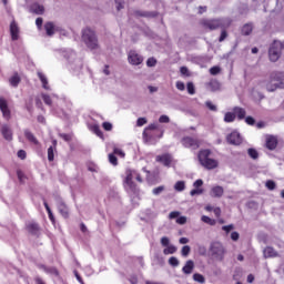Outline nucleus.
Masks as SVG:
<instances>
[{"instance_id":"nucleus-7","label":"nucleus","mask_w":284,"mask_h":284,"mask_svg":"<svg viewBox=\"0 0 284 284\" xmlns=\"http://www.w3.org/2000/svg\"><path fill=\"white\" fill-rule=\"evenodd\" d=\"M128 61L131 65H141L143 63V55L139 54L136 51H130Z\"/></svg>"},{"instance_id":"nucleus-11","label":"nucleus","mask_w":284,"mask_h":284,"mask_svg":"<svg viewBox=\"0 0 284 284\" xmlns=\"http://www.w3.org/2000/svg\"><path fill=\"white\" fill-rule=\"evenodd\" d=\"M0 111L2 112L3 119H10L11 112L10 106H8V101L3 98H0Z\"/></svg>"},{"instance_id":"nucleus-9","label":"nucleus","mask_w":284,"mask_h":284,"mask_svg":"<svg viewBox=\"0 0 284 284\" xmlns=\"http://www.w3.org/2000/svg\"><path fill=\"white\" fill-rule=\"evenodd\" d=\"M193 190H191L190 194L192 196H201V194H203L204 190L202 189L203 187V180H196L194 183H193Z\"/></svg>"},{"instance_id":"nucleus-1","label":"nucleus","mask_w":284,"mask_h":284,"mask_svg":"<svg viewBox=\"0 0 284 284\" xmlns=\"http://www.w3.org/2000/svg\"><path fill=\"white\" fill-rule=\"evenodd\" d=\"M124 179V187L126 192H136V181L143 183L141 174L134 170H126Z\"/></svg>"},{"instance_id":"nucleus-32","label":"nucleus","mask_w":284,"mask_h":284,"mask_svg":"<svg viewBox=\"0 0 284 284\" xmlns=\"http://www.w3.org/2000/svg\"><path fill=\"white\" fill-rule=\"evenodd\" d=\"M176 252V246L172 245V244H169V246H166L164 250H163V254L168 255V254H175Z\"/></svg>"},{"instance_id":"nucleus-46","label":"nucleus","mask_w":284,"mask_h":284,"mask_svg":"<svg viewBox=\"0 0 284 284\" xmlns=\"http://www.w3.org/2000/svg\"><path fill=\"white\" fill-rule=\"evenodd\" d=\"M146 65H148V68H154V65H156V59H154V58L148 59Z\"/></svg>"},{"instance_id":"nucleus-39","label":"nucleus","mask_w":284,"mask_h":284,"mask_svg":"<svg viewBox=\"0 0 284 284\" xmlns=\"http://www.w3.org/2000/svg\"><path fill=\"white\" fill-rule=\"evenodd\" d=\"M164 191H165V186L161 185V186L153 189L152 194H154V196H159V194H161Z\"/></svg>"},{"instance_id":"nucleus-42","label":"nucleus","mask_w":284,"mask_h":284,"mask_svg":"<svg viewBox=\"0 0 284 284\" xmlns=\"http://www.w3.org/2000/svg\"><path fill=\"white\" fill-rule=\"evenodd\" d=\"M190 252H191L190 246L185 245L182 247L181 254H182V256H189Z\"/></svg>"},{"instance_id":"nucleus-17","label":"nucleus","mask_w":284,"mask_h":284,"mask_svg":"<svg viewBox=\"0 0 284 284\" xmlns=\"http://www.w3.org/2000/svg\"><path fill=\"white\" fill-rule=\"evenodd\" d=\"M182 145H184V148H192V150H196V148H199V141L192 138H184L182 140Z\"/></svg>"},{"instance_id":"nucleus-27","label":"nucleus","mask_w":284,"mask_h":284,"mask_svg":"<svg viewBox=\"0 0 284 284\" xmlns=\"http://www.w3.org/2000/svg\"><path fill=\"white\" fill-rule=\"evenodd\" d=\"M24 136L26 139H28V141H30V143H33L34 145H39V140H37L34 134H32V132H30L29 130L24 131Z\"/></svg>"},{"instance_id":"nucleus-13","label":"nucleus","mask_w":284,"mask_h":284,"mask_svg":"<svg viewBox=\"0 0 284 284\" xmlns=\"http://www.w3.org/2000/svg\"><path fill=\"white\" fill-rule=\"evenodd\" d=\"M278 88H281V85L278 84V81H274V73H272L268 82L266 83V90L267 92H276Z\"/></svg>"},{"instance_id":"nucleus-23","label":"nucleus","mask_w":284,"mask_h":284,"mask_svg":"<svg viewBox=\"0 0 284 284\" xmlns=\"http://www.w3.org/2000/svg\"><path fill=\"white\" fill-rule=\"evenodd\" d=\"M276 256H278V253L272 246H267L266 248H264L265 258H274Z\"/></svg>"},{"instance_id":"nucleus-49","label":"nucleus","mask_w":284,"mask_h":284,"mask_svg":"<svg viewBox=\"0 0 284 284\" xmlns=\"http://www.w3.org/2000/svg\"><path fill=\"white\" fill-rule=\"evenodd\" d=\"M145 123H148V120L145 118H139L138 122H136V125L139 128H143V125H145Z\"/></svg>"},{"instance_id":"nucleus-20","label":"nucleus","mask_w":284,"mask_h":284,"mask_svg":"<svg viewBox=\"0 0 284 284\" xmlns=\"http://www.w3.org/2000/svg\"><path fill=\"white\" fill-rule=\"evenodd\" d=\"M38 79L41 81V83H42V88L44 89V90H50V84L48 83V77H45L44 75V73L43 72H41V71H38Z\"/></svg>"},{"instance_id":"nucleus-58","label":"nucleus","mask_w":284,"mask_h":284,"mask_svg":"<svg viewBox=\"0 0 284 284\" xmlns=\"http://www.w3.org/2000/svg\"><path fill=\"white\" fill-rule=\"evenodd\" d=\"M161 244L163 247H168L170 245V239L169 237H162L161 239Z\"/></svg>"},{"instance_id":"nucleus-10","label":"nucleus","mask_w":284,"mask_h":284,"mask_svg":"<svg viewBox=\"0 0 284 284\" xmlns=\"http://www.w3.org/2000/svg\"><path fill=\"white\" fill-rule=\"evenodd\" d=\"M225 194V189L221 185H213L210 190V196L212 199H221Z\"/></svg>"},{"instance_id":"nucleus-61","label":"nucleus","mask_w":284,"mask_h":284,"mask_svg":"<svg viewBox=\"0 0 284 284\" xmlns=\"http://www.w3.org/2000/svg\"><path fill=\"white\" fill-rule=\"evenodd\" d=\"M240 234H239V232H232L231 233V239L233 240V241H239V239H240Z\"/></svg>"},{"instance_id":"nucleus-48","label":"nucleus","mask_w":284,"mask_h":284,"mask_svg":"<svg viewBox=\"0 0 284 284\" xmlns=\"http://www.w3.org/2000/svg\"><path fill=\"white\" fill-rule=\"evenodd\" d=\"M109 161L111 165H116L118 164V160L116 156L114 154H109Z\"/></svg>"},{"instance_id":"nucleus-26","label":"nucleus","mask_w":284,"mask_h":284,"mask_svg":"<svg viewBox=\"0 0 284 284\" xmlns=\"http://www.w3.org/2000/svg\"><path fill=\"white\" fill-rule=\"evenodd\" d=\"M193 270H194V262L191 260H189L182 268L184 274H192Z\"/></svg>"},{"instance_id":"nucleus-3","label":"nucleus","mask_w":284,"mask_h":284,"mask_svg":"<svg viewBox=\"0 0 284 284\" xmlns=\"http://www.w3.org/2000/svg\"><path fill=\"white\" fill-rule=\"evenodd\" d=\"M210 154H212L210 150L200 151L199 161L206 170H215V168H219V161L210 158Z\"/></svg>"},{"instance_id":"nucleus-50","label":"nucleus","mask_w":284,"mask_h":284,"mask_svg":"<svg viewBox=\"0 0 284 284\" xmlns=\"http://www.w3.org/2000/svg\"><path fill=\"white\" fill-rule=\"evenodd\" d=\"M169 263H170V265H172L173 267H178V265H179V258H176V257H170Z\"/></svg>"},{"instance_id":"nucleus-35","label":"nucleus","mask_w":284,"mask_h":284,"mask_svg":"<svg viewBox=\"0 0 284 284\" xmlns=\"http://www.w3.org/2000/svg\"><path fill=\"white\" fill-rule=\"evenodd\" d=\"M193 281L196 283H205V277L202 274L195 273L193 275Z\"/></svg>"},{"instance_id":"nucleus-19","label":"nucleus","mask_w":284,"mask_h":284,"mask_svg":"<svg viewBox=\"0 0 284 284\" xmlns=\"http://www.w3.org/2000/svg\"><path fill=\"white\" fill-rule=\"evenodd\" d=\"M156 161H159L160 163H163V165H165L166 168H170V165L172 164V155L170 154L159 155L156 158Z\"/></svg>"},{"instance_id":"nucleus-24","label":"nucleus","mask_w":284,"mask_h":284,"mask_svg":"<svg viewBox=\"0 0 284 284\" xmlns=\"http://www.w3.org/2000/svg\"><path fill=\"white\" fill-rule=\"evenodd\" d=\"M273 81H277L280 88H284V73L283 72L273 73Z\"/></svg>"},{"instance_id":"nucleus-25","label":"nucleus","mask_w":284,"mask_h":284,"mask_svg":"<svg viewBox=\"0 0 284 284\" xmlns=\"http://www.w3.org/2000/svg\"><path fill=\"white\" fill-rule=\"evenodd\" d=\"M89 130L93 132V134H97V136H99L100 139H103V131H101L99 124H91L89 126Z\"/></svg>"},{"instance_id":"nucleus-2","label":"nucleus","mask_w":284,"mask_h":284,"mask_svg":"<svg viewBox=\"0 0 284 284\" xmlns=\"http://www.w3.org/2000/svg\"><path fill=\"white\" fill-rule=\"evenodd\" d=\"M82 41L85 43L89 50L99 49V40L97 39V34L90 28H85L84 30H82Z\"/></svg>"},{"instance_id":"nucleus-63","label":"nucleus","mask_w":284,"mask_h":284,"mask_svg":"<svg viewBox=\"0 0 284 284\" xmlns=\"http://www.w3.org/2000/svg\"><path fill=\"white\" fill-rule=\"evenodd\" d=\"M18 158L21 160L26 159V151L23 150L18 151Z\"/></svg>"},{"instance_id":"nucleus-43","label":"nucleus","mask_w":284,"mask_h":284,"mask_svg":"<svg viewBox=\"0 0 284 284\" xmlns=\"http://www.w3.org/2000/svg\"><path fill=\"white\" fill-rule=\"evenodd\" d=\"M186 90H187L189 94H194V92H195L194 83L189 82V83L186 84Z\"/></svg>"},{"instance_id":"nucleus-54","label":"nucleus","mask_w":284,"mask_h":284,"mask_svg":"<svg viewBox=\"0 0 284 284\" xmlns=\"http://www.w3.org/2000/svg\"><path fill=\"white\" fill-rule=\"evenodd\" d=\"M206 108H209V110H211L212 112H216V105H214V103H212L211 101L206 102Z\"/></svg>"},{"instance_id":"nucleus-37","label":"nucleus","mask_w":284,"mask_h":284,"mask_svg":"<svg viewBox=\"0 0 284 284\" xmlns=\"http://www.w3.org/2000/svg\"><path fill=\"white\" fill-rule=\"evenodd\" d=\"M202 221L203 223H207V225H216V221L212 220L211 217L203 215L202 216Z\"/></svg>"},{"instance_id":"nucleus-59","label":"nucleus","mask_w":284,"mask_h":284,"mask_svg":"<svg viewBox=\"0 0 284 284\" xmlns=\"http://www.w3.org/2000/svg\"><path fill=\"white\" fill-rule=\"evenodd\" d=\"M210 72H211V74L216 75V74H219V72H221V68L220 67H213V68L210 69Z\"/></svg>"},{"instance_id":"nucleus-5","label":"nucleus","mask_w":284,"mask_h":284,"mask_svg":"<svg viewBox=\"0 0 284 284\" xmlns=\"http://www.w3.org/2000/svg\"><path fill=\"white\" fill-rule=\"evenodd\" d=\"M225 246L221 242H213L210 247V254L215 261L225 258Z\"/></svg>"},{"instance_id":"nucleus-18","label":"nucleus","mask_w":284,"mask_h":284,"mask_svg":"<svg viewBox=\"0 0 284 284\" xmlns=\"http://www.w3.org/2000/svg\"><path fill=\"white\" fill-rule=\"evenodd\" d=\"M58 210H59L61 216H63L64 219H68L69 210H68V205H65L63 200L58 201Z\"/></svg>"},{"instance_id":"nucleus-38","label":"nucleus","mask_w":284,"mask_h":284,"mask_svg":"<svg viewBox=\"0 0 284 284\" xmlns=\"http://www.w3.org/2000/svg\"><path fill=\"white\" fill-rule=\"evenodd\" d=\"M248 156H251V159H258V151H256V149H248Z\"/></svg>"},{"instance_id":"nucleus-16","label":"nucleus","mask_w":284,"mask_h":284,"mask_svg":"<svg viewBox=\"0 0 284 284\" xmlns=\"http://www.w3.org/2000/svg\"><path fill=\"white\" fill-rule=\"evenodd\" d=\"M276 145H278V139L274 135H267L266 136L267 150H276Z\"/></svg>"},{"instance_id":"nucleus-55","label":"nucleus","mask_w":284,"mask_h":284,"mask_svg":"<svg viewBox=\"0 0 284 284\" xmlns=\"http://www.w3.org/2000/svg\"><path fill=\"white\" fill-rule=\"evenodd\" d=\"M179 216H181L179 211H173L169 214V219H179Z\"/></svg>"},{"instance_id":"nucleus-44","label":"nucleus","mask_w":284,"mask_h":284,"mask_svg":"<svg viewBox=\"0 0 284 284\" xmlns=\"http://www.w3.org/2000/svg\"><path fill=\"white\" fill-rule=\"evenodd\" d=\"M102 128H103V130H105L106 132H112V123H110V122H103V123H102Z\"/></svg>"},{"instance_id":"nucleus-28","label":"nucleus","mask_w":284,"mask_h":284,"mask_svg":"<svg viewBox=\"0 0 284 284\" xmlns=\"http://www.w3.org/2000/svg\"><path fill=\"white\" fill-rule=\"evenodd\" d=\"M235 120H236V113L234 111L225 113L224 115L225 123H234Z\"/></svg>"},{"instance_id":"nucleus-34","label":"nucleus","mask_w":284,"mask_h":284,"mask_svg":"<svg viewBox=\"0 0 284 284\" xmlns=\"http://www.w3.org/2000/svg\"><path fill=\"white\" fill-rule=\"evenodd\" d=\"M253 27L252 24H244L242 28V34L248 36L252 34Z\"/></svg>"},{"instance_id":"nucleus-21","label":"nucleus","mask_w":284,"mask_h":284,"mask_svg":"<svg viewBox=\"0 0 284 284\" xmlns=\"http://www.w3.org/2000/svg\"><path fill=\"white\" fill-rule=\"evenodd\" d=\"M63 57L69 61V63H74V61H77V53L72 50L64 51Z\"/></svg>"},{"instance_id":"nucleus-8","label":"nucleus","mask_w":284,"mask_h":284,"mask_svg":"<svg viewBox=\"0 0 284 284\" xmlns=\"http://www.w3.org/2000/svg\"><path fill=\"white\" fill-rule=\"evenodd\" d=\"M226 141L231 145H241V143H243V138L241 136V133H239V131H233L226 136Z\"/></svg>"},{"instance_id":"nucleus-51","label":"nucleus","mask_w":284,"mask_h":284,"mask_svg":"<svg viewBox=\"0 0 284 284\" xmlns=\"http://www.w3.org/2000/svg\"><path fill=\"white\" fill-rule=\"evenodd\" d=\"M266 187H267V190H274L276 187V183L272 180H268L266 182Z\"/></svg>"},{"instance_id":"nucleus-47","label":"nucleus","mask_w":284,"mask_h":284,"mask_svg":"<svg viewBox=\"0 0 284 284\" xmlns=\"http://www.w3.org/2000/svg\"><path fill=\"white\" fill-rule=\"evenodd\" d=\"M113 154H115L116 156H121V159L125 158V153L121 149L115 148L113 150Z\"/></svg>"},{"instance_id":"nucleus-52","label":"nucleus","mask_w":284,"mask_h":284,"mask_svg":"<svg viewBox=\"0 0 284 284\" xmlns=\"http://www.w3.org/2000/svg\"><path fill=\"white\" fill-rule=\"evenodd\" d=\"M176 223H179V225H185V223H187V217L180 216L176 219Z\"/></svg>"},{"instance_id":"nucleus-4","label":"nucleus","mask_w":284,"mask_h":284,"mask_svg":"<svg viewBox=\"0 0 284 284\" xmlns=\"http://www.w3.org/2000/svg\"><path fill=\"white\" fill-rule=\"evenodd\" d=\"M283 49H284V40L282 42L278 40H275L268 49L270 61H272L273 63H276V61L281 59V50Z\"/></svg>"},{"instance_id":"nucleus-33","label":"nucleus","mask_w":284,"mask_h":284,"mask_svg":"<svg viewBox=\"0 0 284 284\" xmlns=\"http://www.w3.org/2000/svg\"><path fill=\"white\" fill-rule=\"evenodd\" d=\"M174 190L176 192H183V190H185V182L184 181H178L174 185Z\"/></svg>"},{"instance_id":"nucleus-22","label":"nucleus","mask_w":284,"mask_h":284,"mask_svg":"<svg viewBox=\"0 0 284 284\" xmlns=\"http://www.w3.org/2000/svg\"><path fill=\"white\" fill-rule=\"evenodd\" d=\"M30 11L33 13V14H43V12H45V8H43V6L39 4V3H33L31 7H30Z\"/></svg>"},{"instance_id":"nucleus-60","label":"nucleus","mask_w":284,"mask_h":284,"mask_svg":"<svg viewBox=\"0 0 284 284\" xmlns=\"http://www.w3.org/2000/svg\"><path fill=\"white\" fill-rule=\"evenodd\" d=\"M176 88L178 90H180L181 92H183V90H185V83L178 81L176 82Z\"/></svg>"},{"instance_id":"nucleus-6","label":"nucleus","mask_w":284,"mask_h":284,"mask_svg":"<svg viewBox=\"0 0 284 284\" xmlns=\"http://www.w3.org/2000/svg\"><path fill=\"white\" fill-rule=\"evenodd\" d=\"M232 20L230 18L214 19L204 21L205 28L216 30L217 28H230Z\"/></svg>"},{"instance_id":"nucleus-14","label":"nucleus","mask_w":284,"mask_h":284,"mask_svg":"<svg viewBox=\"0 0 284 284\" xmlns=\"http://www.w3.org/2000/svg\"><path fill=\"white\" fill-rule=\"evenodd\" d=\"M1 134L6 141H12V128L8 124H2Z\"/></svg>"},{"instance_id":"nucleus-30","label":"nucleus","mask_w":284,"mask_h":284,"mask_svg":"<svg viewBox=\"0 0 284 284\" xmlns=\"http://www.w3.org/2000/svg\"><path fill=\"white\" fill-rule=\"evenodd\" d=\"M233 112L235 113V116H237L240 120L243 119L245 116V109L243 108H239V106H235L233 109Z\"/></svg>"},{"instance_id":"nucleus-57","label":"nucleus","mask_w":284,"mask_h":284,"mask_svg":"<svg viewBox=\"0 0 284 284\" xmlns=\"http://www.w3.org/2000/svg\"><path fill=\"white\" fill-rule=\"evenodd\" d=\"M170 121V116L168 115H161L159 118V123H168Z\"/></svg>"},{"instance_id":"nucleus-15","label":"nucleus","mask_w":284,"mask_h":284,"mask_svg":"<svg viewBox=\"0 0 284 284\" xmlns=\"http://www.w3.org/2000/svg\"><path fill=\"white\" fill-rule=\"evenodd\" d=\"M19 26H17V22L12 21L10 24V36L12 41H19Z\"/></svg>"},{"instance_id":"nucleus-31","label":"nucleus","mask_w":284,"mask_h":284,"mask_svg":"<svg viewBox=\"0 0 284 284\" xmlns=\"http://www.w3.org/2000/svg\"><path fill=\"white\" fill-rule=\"evenodd\" d=\"M9 81L13 88H17V85H19V83H21V78H19V74H14L13 77L10 78Z\"/></svg>"},{"instance_id":"nucleus-41","label":"nucleus","mask_w":284,"mask_h":284,"mask_svg":"<svg viewBox=\"0 0 284 284\" xmlns=\"http://www.w3.org/2000/svg\"><path fill=\"white\" fill-rule=\"evenodd\" d=\"M44 207L48 212L50 221H54V215L52 214V210H50V206L48 205V202H44Z\"/></svg>"},{"instance_id":"nucleus-64","label":"nucleus","mask_w":284,"mask_h":284,"mask_svg":"<svg viewBox=\"0 0 284 284\" xmlns=\"http://www.w3.org/2000/svg\"><path fill=\"white\" fill-rule=\"evenodd\" d=\"M89 172H99V166L97 165L89 166Z\"/></svg>"},{"instance_id":"nucleus-40","label":"nucleus","mask_w":284,"mask_h":284,"mask_svg":"<svg viewBox=\"0 0 284 284\" xmlns=\"http://www.w3.org/2000/svg\"><path fill=\"white\" fill-rule=\"evenodd\" d=\"M42 99L47 105H52V98L45 93H42Z\"/></svg>"},{"instance_id":"nucleus-53","label":"nucleus","mask_w":284,"mask_h":284,"mask_svg":"<svg viewBox=\"0 0 284 284\" xmlns=\"http://www.w3.org/2000/svg\"><path fill=\"white\" fill-rule=\"evenodd\" d=\"M210 85H211V89L213 90V92H216V90H219V88H220V84L217 81H212L210 83Z\"/></svg>"},{"instance_id":"nucleus-56","label":"nucleus","mask_w":284,"mask_h":284,"mask_svg":"<svg viewBox=\"0 0 284 284\" xmlns=\"http://www.w3.org/2000/svg\"><path fill=\"white\" fill-rule=\"evenodd\" d=\"M180 72H181V74H182L183 77H190V71L187 70L186 67H182V68L180 69Z\"/></svg>"},{"instance_id":"nucleus-36","label":"nucleus","mask_w":284,"mask_h":284,"mask_svg":"<svg viewBox=\"0 0 284 284\" xmlns=\"http://www.w3.org/2000/svg\"><path fill=\"white\" fill-rule=\"evenodd\" d=\"M54 151L55 149L53 146H50L48 149V161L50 162L54 161Z\"/></svg>"},{"instance_id":"nucleus-62","label":"nucleus","mask_w":284,"mask_h":284,"mask_svg":"<svg viewBox=\"0 0 284 284\" xmlns=\"http://www.w3.org/2000/svg\"><path fill=\"white\" fill-rule=\"evenodd\" d=\"M245 122L247 123V125H254V118L247 116V118L245 119Z\"/></svg>"},{"instance_id":"nucleus-29","label":"nucleus","mask_w":284,"mask_h":284,"mask_svg":"<svg viewBox=\"0 0 284 284\" xmlns=\"http://www.w3.org/2000/svg\"><path fill=\"white\" fill-rule=\"evenodd\" d=\"M28 232L30 234H38L39 233V224L31 222L27 225Z\"/></svg>"},{"instance_id":"nucleus-45","label":"nucleus","mask_w":284,"mask_h":284,"mask_svg":"<svg viewBox=\"0 0 284 284\" xmlns=\"http://www.w3.org/2000/svg\"><path fill=\"white\" fill-rule=\"evenodd\" d=\"M222 230L225 232V234H230V232L234 230V224L222 226Z\"/></svg>"},{"instance_id":"nucleus-12","label":"nucleus","mask_w":284,"mask_h":284,"mask_svg":"<svg viewBox=\"0 0 284 284\" xmlns=\"http://www.w3.org/2000/svg\"><path fill=\"white\" fill-rule=\"evenodd\" d=\"M44 30L48 37H52L54 32H59L61 30V27L54 24L53 22H47L44 24Z\"/></svg>"}]
</instances>
